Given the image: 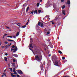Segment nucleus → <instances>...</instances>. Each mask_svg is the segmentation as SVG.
<instances>
[{"label":"nucleus","instance_id":"49530a36","mask_svg":"<svg viewBox=\"0 0 77 77\" xmlns=\"http://www.w3.org/2000/svg\"><path fill=\"white\" fill-rule=\"evenodd\" d=\"M54 24V22H52V24Z\"/></svg>","mask_w":77,"mask_h":77},{"label":"nucleus","instance_id":"39448f33","mask_svg":"<svg viewBox=\"0 0 77 77\" xmlns=\"http://www.w3.org/2000/svg\"><path fill=\"white\" fill-rule=\"evenodd\" d=\"M41 64H40V67L41 68V71H42L43 70V64L41 62Z\"/></svg>","mask_w":77,"mask_h":77},{"label":"nucleus","instance_id":"a18cd8bd","mask_svg":"<svg viewBox=\"0 0 77 77\" xmlns=\"http://www.w3.org/2000/svg\"><path fill=\"white\" fill-rule=\"evenodd\" d=\"M5 56H8V54L7 53H6L5 54Z\"/></svg>","mask_w":77,"mask_h":77},{"label":"nucleus","instance_id":"ea45409f","mask_svg":"<svg viewBox=\"0 0 77 77\" xmlns=\"http://www.w3.org/2000/svg\"><path fill=\"white\" fill-rule=\"evenodd\" d=\"M61 2H64V0H61Z\"/></svg>","mask_w":77,"mask_h":77},{"label":"nucleus","instance_id":"f257e3e1","mask_svg":"<svg viewBox=\"0 0 77 77\" xmlns=\"http://www.w3.org/2000/svg\"><path fill=\"white\" fill-rule=\"evenodd\" d=\"M57 59V56L56 55H54L52 57V60H56Z\"/></svg>","mask_w":77,"mask_h":77},{"label":"nucleus","instance_id":"5fc2aeb1","mask_svg":"<svg viewBox=\"0 0 77 77\" xmlns=\"http://www.w3.org/2000/svg\"><path fill=\"white\" fill-rule=\"evenodd\" d=\"M33 53H34V52H33V50H32V51Z\"/></svg>","mask_w":77,"mask_h":77},{"label":"nucleus","instance_id":"9d476101","mask_svg":"<svg viewBox=\"0 0 77 77\" xmlns=\"http://www.w3.org/2000/svg\"><path fill=\"white\" fill-rule=\"evenodd\" d=\"M13 56H14L15 57H18V55L17 54H12Z\"/></svg>","mask_w":77,"mask_h":77},{"label":"nucleus","instance_id":"f704fd0d","mask_svg":"<svg viewBox=\"0 0 77 77\" xmlns=\"http://www.w3.org/2000/svg\"><path fill=\"white\" fill-rule=\"evenodd\" d=\"M35 14H37V13H38V11H37V10H35Z\"/></svg>","mask_w":77,"mask_h":77},{"label":"nucleus","instance_id":"5701e85b","mask_svg":"<svg viewBox=\"0 0 77 77\" xmlns=\"http://www.w3.org/2000/svg\"><path fill=\"white\" fill-rule=\"evenodd\" d=\"M12 64H13V65H12L13 66H15V63H13Z\"/></svg>","mask_w":77,"mask_h":77},{"label":"nucleus","instance_id":"680f3d73","mask_svg":"<svg viewBox=\"0 0 77 77\" xmlns=\"http://www.w3.org/2000/svg\"><path fill=\"white\" fill-rule=\"evenodd\" d=\"M5 36H4V35L3 36V38H5Z\"/></svg>","mask_w":77,"mask_h":77},{"label":"nucleus","instance_id":"052dcab7","mask_svg":"<svg viewBox=\"0 0 77 77\" xmlns=\"http://www.w3.org/2000/svg\"><path fill=\"white\" fill-rule=\"evenodd\" d=\"M45 51H46V50H47V49L46 48H45Z\"/></svg>","mask_w":77,"mask_h":77},{"label":"nucleus","instance_id":"864d4df0","mask_svg":"<svg viewBox=\"0 0 77 77\" xmlns=\"http://www.w3.org/2000/svg\"><path fill=\"white\" fill-rule=\"evenodd\" d=\"M33 53H34V52H33V50H32V51Z\"/></svg>","mask_w":77,"mask_h":77},{"label":"nucleus","instance_id":"c85d7f7f","mask_svg":"<svg viewBox=\"0 0 77 77\" xmlns=\"http://www.w3.org/2000/svg\"><path fill=\"white\" fill-rule=\"evenodd\" d=\"M62 60H65V57H62Z\"/></svg>","mask_w":77,"mask_h":77},{"label":"nucleus","instance_id":"0eeeda50","mask_svg":"<svg viewBox=\"0 0 77 77\" xmlns=\"http://www.w3.org/2000/svg\"><path fill=\"white\" fill-rule=\"evenodd\" d=\"M13 72H14L13 73L14 74H17V75L18 74L17 73V71L16 70L15 71V68L13 69Z\"/></svg>","mask_w":77,"mask_h":77},{"label":"nucleus","instance_id":"f8f14e48","mask_svg":"<svg viewBox=\"0 0 77 77\" xmlns=\"http://www.w3.org/2000/svg\"><path fill=\"white\" fill-rule=\"evenodd\" d=\"M32 42H31V43H30V44L29 46V47H30H30H31V48H33V46H32Z\"/></svg>","mask_w":77,"mask_h":77},{"label":"nucleus","instance_id":"a211bd4d","mask_svg":"<svg viewBox=\"0 0 77 77\" xmlns=\"http://www.w3.org/2000/svg\"><path fill=\"white\" fill-rule=\"evenodd\" d=\"M57 26H59L60 25V23H57Z\"/></svg>","mask_w":77,"mask_h":77},{"label":"nucleus","instance_id":"bf43d9fd","mask_svg":"<svg viewBox=\"0 0 77 77\" xmlns=\"http://www.w3.org/2000/svg\"><path fill=\"white\" fill-rule=\"evenodd\" d=\"M10 69V70H12V68H11Z\"/></svg>","mask_w":77,"mask_h":77},{"label":"nucleus","instance_id":"412c9836","mask_svg":"<svg viewBox=\"0 0 77 77\" xmlns=\"http://www.w3.org/2000/svg\"><path fill=\"white\" fill-rule=\"evenodd\" d=\"M42 55H41L40 56V59L42 60Z\"/></svg>","mask_w":77,"mask_h":77},{"label":"nucleus","instance_id":"393cba45","mask_svg":"<svg viewBox=\"0 0 77 77\" xmlns=\"http://www.w3.org/2000/svg\"><path fill=\"white\" fill-rule=\"evenodd\" d=\"M4 43L5 44H8V42L5 41L4 42Z\"/></svg>","mask_w":77,"mask_h":77},{"label":"nucleus","instance_id":"3c124183","mask_svg":"<svg viewBox=\"0 0 77 77\" xmlns=\"http://www.w3.org/2000/svg\"><path fill=\"white\" fill-rule=\"evenodd\" d=\"M17 26H19V27H20V25H19L18 24H17Z\"/></svg>","mask_w":77,"mask_h":77},{"label":"nucleus","instance_id":"2f4dec72","mask_svg":"<svg viewBox=\"0 0 77 77\" xmlns=\"http://www.w3.org/2000/svg\"><path fill=\"white\" fill-rule=\"evenodd\" d=\"M30 13H31L32 14H33V11H30Z\"/></svg>","mask_w":77,"mask_h":77},{"label":"nucleus","instance_id":"4be33fe9","mask_svg":"<svg viewBox=\"0 0 77 77\" xmlns=\"http://www.w3.org/2000/svg\"><path fill=\"white\" fill-rule=\"evenodd\" d=\"M29 19L28 20V22L26 24V25H28V24H29Z\"/></svg>","mask_w":77,"mask_h":77},{"label":"nucleus","instance_id":"7ed1b4c3","mask_svg":"<svg viewBox=\"0 0 77 77\" xmlns=\"http://www.w3.org/2000/svg\"><path fill=\"white\" fill-rule=\"evenodd\" d=\"M40 26L41 27H43V23L42 22H39L38 23V25L39 26H40Z\"/></svg>","mask_w":77,"mask_h":77},{"label":"nucleus","instance_id":"09e8293b","mask_svg":"<svg viewBox=\"0 0 77 77\" xmlns=\"http://www.w3.org/2000/svg\"><path fill=\"white\" fill-rule=\"evenodd\" d=\"M49 56L50 57V56H51V54H49Z\"/></svg>","mask_w":77,"mask_h":77},{"label":"nucleus","instance_id":"dca6fc26","mask_svg":"<svg viewBox=\"0 0 77 77\" xmlns=\"http://www.w3.org/2000/svg\"><path fill=\"white\" fill-rule=\"evenodd\" d=\"M17 50H18V48H17V46L14 49V51H17Z\"/></svg>","mask_w":77,"mask_h":77},{"label":"nucleus","instance_id":"e433bc0d","mask_svg":"<svg viewBox=\"0 0 77 77\" xmlns=\"http://www.w3.org/2000/svg\"><path fill=\"white\" fill-rule=\"evenodd\" d=\"M3 75H5V76H6V73H3Z\"/></svg>","mask_w":77,"mask_h":77},{"label":"nucleus","instance_id":"a19ab883","mask_svg":"<svg viewBox=\"0 0 77 77\" xmlns=\"http://www.w3.org/2000/svg\"><path fill=\"white\" fill-rule=\"evenodd\" d=\"M13 37L14 38H16V36H13Z\"/></svg>","mask_w":77,"mask_h":77},{"label":"nucleus","instance_id":"4c0bfd02","mask_svg":"<svg viewBox=\"0 0 77 77\" xmlns=\"http://www.w3.org/2000/svg\"><path fill=\"white\" fill-rule=\"evenodd\" d=\"M8 45V46H11V45H12V43H11L10 45Z\"/></svg>","mask_w":77,"mask_h":77},{"label":"nucleus","instance_id":"79ce46f5","mask_svg":"<svg viewBox=\"0 0 77 77\" xmlns=\"http://www.w3.org/2000/svg\"><path fill=\"white\" fill-rule=\"evenodd\" d=\"M50 33V32H47V34H49Z\"/></svg>","mask_w":77,"mask_h":77},{"label":"nucleus","instance_id":"58836bf2","mask_svg":"<svg viewBox=\"0 0 77 77\" xmlns=\"http://www.w3.org/2000/svg\"><path fill=\"white\" fill-rule=\"evenodd\" d=\"M5 61H8V58H6V59H5Z\"/></svg>","mask_w":77,"mask_h":77},{"label":"nucleus","instance_id":"72a5a7b5","mask_svg":"<svg viewBox=\"0 0 77 77\" xmlns=\"http://www.w3.org/2000/svg\"><path fill=\"white\" fill-rule=\"evenodd\" d=\"M7 35H8V34H4V36H7Z\"/></svg>","mask_w":77,"mask_h":77},{"label":"nucleus","instance_id":"f03ea898","mask_svg":"<svg viewBox=\"0 0 77 77\" xmlns=\"http://www.w3.org/2000/svg\"><path fill=\"white\" fill-rule=\"evenodd\" d=\"M54 65H56V66H60V64H59L58 63V62L57 61H55V63H54Z\"/></svg>","mask_w":77,"mask_h":77},{"label":"nucleus","instance_id":"a878e982","mask_svg":"<svg viewBox=\"0 0 77 77\" xmlns=\"http://www.w3.org/2000/svg\"><path fill=\"white\" fill-rule=\"evenodd\" d=\"M41 10H38V12L39 13H41Z\"/></svg>","mask_w":77,"mask_h":77},{"label":"nucleus","instance_id":"de8ad7c7","mask_svg":"<svg viewBox=\"0 0 77 77\" xmlns=\"http://www.w3.org/2000/svg\"><path fill=\"white\" fill-rule=\"evenodd\" d=\"M45 62H44L43 65H45Z\"/></svg>","mask_w":77,"mask_h":77},{"label":"nucleus","instance_id":"8fccbe9b","mask_svg":"<svg viewBox=\"0 0 77 77\" xmlns=\"http://www.w3.org/2000/svg\"><path fill=\"white\" fill-rule=\"evenodd\" d=\"M29 50H31V51L32 50V49H30V48H29Z\"/></svg>","mask_w":77,"mask_h":77},{"label":"nucleus","instance_id":"bb28decb","mask_svg":"<svg viewBox=\"0 0 77 77\" xmlns=\"http://www.w3.org/2000/svg\"><path fill=\"white\" fill-rule=\"evenodd\" d=\"M7 37L8 38H12V36H7Z\"/></svg>","mask_w":77,"mask_h":77},{"label":"nucleus","instance_id":"b1692460","mask_svg":"<svg viewBox=\"0 0 77 77\" xmlns=\"http://www.w3.org/2000/svg\"><path fill=\"white\" fill-rule=\"evenodd\" d=\"M37 7H38V6H39V3H37Z\"/></svg>","mask_w":77,"mask_h":77},{"label":"nucleus","instance_id":"c9c22d12","mask_svg":"<svg viewBox=\"0 0 77 77\" xmlns=\"http://www.w3.org/2000/svg\"><path fill=\"white\" fill-rule=\"evenodd\" d=\"M15 59H13V62H15Z\"/></svg>","mask_w":77,"mask_h":77},{"label":"nucleus","instance_id":"e2e57ef3","mask_svg":"<svg viewBox=\"0 0 77 77\" xmlns=\"http://www.w3.org/2000/svg\"><path fill=\"white\" fill-rule=\"evenodd\" d=\"M6 71V69H5V70H4V72H5Z\"/></svg>","mask_w":77,"mask_h":77},{"label":"nucleus","instance_id":"37998d69","mask_svg":"<svg viewBox=\"0 0 77 77\" xmlns=\"http://www.w3.org/2000/svg\"><path fill=\"white\" fill-rule=\"evenodd\" d=\"M58 64L59 65H60H60L61 64V63L60 62Z\"/></svg>","mask_w":77,"mask_h":77},{"label":"nucleus","instance_id":"6ab92c4d","mask_svg":"<svg viewBox=\"0 0 77 77\" xmlns=\"http://www.w3.org/2000/svg\"><path fill=\"white\" fill-rule=\"evenodd\" d=\"M58 52L59 53H60V54H62V51H61L60 50L58 51Z\"/></svg>","mask_w":77,"mask_h":77},{"label":"nucleus","instance_id":"0e129e2a","mask_svg":"<svg viewBox=\"0 0 77 77\" xmlns=\"http://www.w3.org/2000/svg\"><path fill=\"white\" fill-rule=\"evenodd\" d=\"M17 77H19V75H17Z\"/></svg>","mask_w":77,"mask_h":77},{"label":"nucleus","instance_id":"774afa93","mask_svg":"<svg viewBox=\"0 0 77 77\" xmlns=\"http://www.w3.org/2000/svg\"><path fill=\"white\" fill-rule=\"evenodd\" d=\"M7 27L9 29V27Z\"/></svg>","mask_w":77,"mask_h":77},{"label":"nucleus","instance_id":"20e7f679","mask_svg":"<svg viewBox=\"0 0 77 77\" xmlns=\"http://www.w3.org/2000/svg\"><path fill=\"white\" fill-rule=\"evenodd\" d=\"M35 59L36 60H40V58L38 55H36L35 56Z\"/></svg>","mask_w":77,"mask_h":77},{"label":"nucleus","instance_id":"c756f323","mask_svg":"<svg viewBox=\"0 0 77 77\" xmlns=\"http://www.w3.org/2000/svg\"><path fill=\"white\" fill-rule=\"evenodd\" d=\"M65 8V5H63L62 7V9H64Z\"/></svg>","mask_w":77,"mask_h":77},{"label":"nucleus","instance_id":"4468645a","mask_svg":"<svg viewBox=\"0 0 77 77\" xmlns=\"http://www.w3.org/2000/svg\"><path fill=\"white\" fill-rule=\"evenodd\" d=\"M67 3L68 5H70L71 4V2H70V1L68 0L67 1Z\"/></svg>","mask_w":77,"mask_h":77},{"label":"nucleus","instance_id":"4d7b16f0","mask_svg":"<svg viewBox=\"0 0 77 77\" xmlns=\"http://www.w3.org/2000/svg\"><path fill=\"white\" fill-rule=\"evenodd\" d=\"M2 77H4V75H2Z\"/></svg>","mask_w":77,"mask_h":77},{"label":"nucleus","instance_id":"603ef678","mask_svg":"<svg viewBox=\"0 0 77 77\" xmlns=\"http://www.w3.org/2000/svg\"><path fill=\"white\" fill-rule=\"evenodd\" d=\"M12 50H14V49H11V51H12Z\"/></svg>","mask_w":77,"mask_h":77},{"label":"nucleus","instance_id":"13d9d810","mask_svg":"<svg viewBox=\"0 0 77 77\" xmlns=\"http://www.w3.org/2000/svg\"><path fill=\"white\" fill-rule=\"evenodd\" d=\"M4 59H7V58H6V57H4Z\"/></svg>","mask_w":77,"mask_h":77},{"label":"nucleus","instance_id":"ddd939ff","mask_svg":"<svg viewBox=\"0 0 77 77\" xmlns=\"http://www.w3.org/2000/svg\"><path fill=\"white\" fill-rule=\"evenodd\" d=\"M29 9H30V8H29V7L28 6L26 8V12H27V11H28Z\"/></svg>","mask_w":77,"mask_h":77},{"label":"nucleus","instance_id":"f3484780","mask_svg":"<svg viewBox=\"0 0 77 77\" xmlns=\"http://www.w3.org/2000/svg\"><path fill=\"white\" fill-rule=\"evenodd\" d=\"M8 46L9 45H6V46H5V47H6L5 49H6V48H9V46Z\"/></svg>","mask_w":77,"mask_h":77},{"label":"nucleus","instance_id":"7c9ffc66","mask_svg":"<svg viewBox=\"0 0 77 77\" xmlns=\"http://www.w3.org/2000/svg\"><path fill=\"white\" fill-rule=\"evenodd\" d=\"M5 47H6L5 46H2L1 47V48H5Z\"/></svg>","mask_w":77,"mask_h":77},{"label":"nucleus","instance_id":"9b49d317","mask_svg":"<svg viewBox=\"0 0 77 77\" xmlns=\"http://www.w3.org/2000/svg\"><path fill=\"white\" fill-rule=\"evenodd\" d=\"M7 40L8 41H11L12 42L13 41V42L15 43V41H14V40H9V39H7Z\"/></svg>","mask_w":77,"mask_h":77},{"label":"nucleus","instance_id":"2eb2a0df","mask_svg":"<svg viewBox=\"0 0 77 77\" xmlns=\"http://www.w3.org/2000/svg\"><path fill=\"white\" fill-rule=\"evenodd\" d=\"M65 11L64 10H63L62 11V13L63 14V15L66 14H65Z\"/></svg>","mask_w":77,"mask_h":77},{"label":"nucleus","instance_id":"6e6d98bb","mask_svg":"<svg viewBox=\"0 0 77 77\" xmlns=\"http://www.w3.org/2000/svg\"><path fill=\"white\" fill-rule=\"evenodd\" d=\"M18 24H20V25L21 24L20 23H18Z\"/></svg>","mask_w":77,"mask_h":77},{"label":"nucleus","instance_id":"423d86ee","mask_svg":"<svg viewBox=\"0 0 77 77\" xmlns=\"http://www.w3.org/2000/svg\"><path fill=\"white\" fill-rule=\"evenodd\" d=\"M18 72L19 74H23V72H22V71H21L20 70H18L17 71Z\"/></svg>","mask_w":77,"mask_h":77},{"label":"nucleus","instance_id":"338daca9","mask_svg":"<svg viewBox=\"0 0 77 77\" xmlns=\"http://www.w3.org/2000/svg\"><path fill=\"white\" fill-rule=\"evenodd\" d=\"M40 2H42V0H40Z\"/></svg>","mask_w":77,"mask_h":77},{"label":"nucleus","instance_id":"cd10ccee","mask_svg":"<svg viewBox=\"0 0 77 77\" xmlns=\"http://www.w3.org/2000/svg\"><path fill=\"white\" fill-rule=\"evenodd\" d=\"M12 47L13 48H15V45H13L12 46Z\"/></svg>","mask_w":77,"mask_h":77},{"label":"nucleus","instance_id":"473e14b6","mask_svg":"<svg viewBox=\"0 0 77 77\" xmlns=\"http://www.w3.org/2000/svg\"><path fill=\"white\" fill-rule=\"evenodd\" d=\"M26 25H24V26H22V27L23 28H25V27H26Z\"/></svg>","mask_w":77,"mask_h":77},{"label":"nucleus","instance_id":"1a4fd4ad","mask_svg":"<svg viewBox=\"0 0 77 77\" xmlns=\"http://www.w3.org/2000/svg\"><path fill=\"white\" fill-rule=\"evenodd\" d=\"M11 76H12V77H16L17 76L15 75H13V73H12V72H11Z\"/></svg>","mask_w":77,"mask_h":77},{"label":"nucleus","instance_id":"c03bdc74","mask_svg":"<svg viewBox=\"0 0 77 77\" xmlns=\"http://www.w3.org/2000/svg\"><path fill=\"white\" fill-rule=\"evenodd\" d=\"M33 12H34V14H35V11H33Z\"/></svg>","mask_w":77,"mask_h":77},{"label":"nucleus","instance_id":"aec40b11","mask_svg":"<svg viewBox=\"0 0 77 77\" xmlns=\"http://www.w3.org/2000/svg\"><path fill=\"white\" fill-rule=\"evenodd\" d=\"M30 40L31 41H30V43H31V42H33V39L32 38H30Z\"/></svg>","mask_w":77,"mask_h":77},{"label":"nucleus","instance_id":"69168bd1","mask_svg":"<svg viewBox=\"0 0 77 77\" xmlns=\"http://www.w3.org/2000/svg\"><path fill=\"white\" fill-rule=\"evenodd\" d=\"M24 5H25V4H23V7H24Z\"/></svg>","mask_w":77,"mask_h":77},{"label":"nucleus","instance_id":"6e6552de","mask_svg":"<svg viewBox=\"0 0 77 77\" xmlns=\"http://www.w3.org/2000/svg\"><path fill=\"white\" fill-rule=\"evenodd\" d=\"M21 32V30L19 29V31L17 32V33L16 34V36H18L19 35V32Z\"/></svg>","mask_w":77,"mask_h":77}]
</instances>
